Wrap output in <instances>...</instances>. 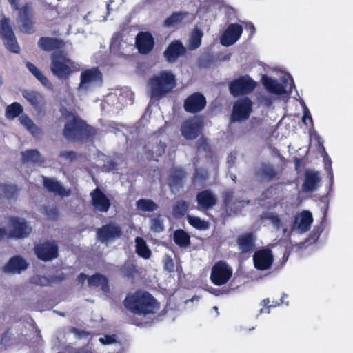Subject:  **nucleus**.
Returning <instances> with one entry per match:
<instances>
[{"label": "nucleus", "mask_w": 353, "mask_h": 353, "mask_svg": "<svg viewBox=\"0 0 353 353\" xmlns=\"http://www.w3.org/2000/svg\"><path fill=\"white\" fill-rule=\"evenodd\" d=\"M176 87L174 74L168 70H163L154 74L148 83V93L154 100H160L165 97Z\"/></svg>", "instance_id": "f257e3e1"}, {"label": "nucleus", "mask_w": 353, "mask_h": 353, "mask_svg": "<svg viewBox=\"0 0 353 353\" xmlns=\"http://www.w3.org/2000/svg\"><path fill=\"white\" fill-rule=\"evenodd\" d=\"M125 305L132 312L143 315L153 314L159 307L155 299L145 292H137L127 296Z\"/></svg>", "instance_id": "f03ea898"}, {"label": "nucleus", "mask_w": 353, "mask_h": 353, "mask_svg": "<svg viewBox=\"0 0 353 353\" xmlns=\"http://www.w3.org/2000/svg\"><path fill=\"white\" fill-rule=\"evenodd\" d=\"M80 65L68 59L59 51L51 56L50 70L59 79H67L74 72L79 70Z\"/></svg>", "instance_id": "7ed1b4c3"}, {"label": "nucleus", "mask_w": 353, "mask_h": 353, "mask_svg": "<svg viewBox=\"0 0 353 353\" xmlns=\"http://www.w3.org/2000/svg\"><path fill=\"white\" fill-rule=\"evenodd\" d=\"M92 133V128L78 117L72 114L68 115V121L63 130V134L66 138L77 141L91 135Z\"/></svg>", "instance_id": "20e7f679"}, {"label": "nucleus", "mask_w": 353, "mask_h": 353, "mask_svg": "<svg viewBox=\"0 0 353 353\" xmlns=\"http://www.w3.org/2000/svg\"><path fill=\"white\" fill-rule=\"evenodd\" d=\"M3 228L7 238H25L32 232V228L26 221L19 216H10Z\"/></svg>", "instance_id": "39448f33"}, {"label": "nucleus", "mask_w": 353, "mask_h": 353, "mask_svg": "<svg viewBox=\"0 0 353 353\" xmlns=\"http://www.w3.org/2000/svg\"><path fill=\"white\" fill-rule=\"evenodd\" d=\"M283 83H279L276 80L264 75L262 77V82L266 90L276 95H281L290 91L293 86L292 77L288 74H285L282 77Z\"/></svg>", "instance_id": "423d86ee"}, {"label": "nucleus", "mask_w": 353, "mask_h": 353, "mask_svg": "<svg viewBox=\"0 0 353 353\" xmlns=\"http://www.w3.org/2000/svg\"><path fill=\"white\" fill-rule=\"evenodd\" d=\"M256 87V83L249 76L245 75L233 81L229 86L231 94L235 97L248 94Z\"/></svg>", "instance_id": "0eeeda50"}, {"label": "nucleus", "mask_w": 353, "mask_h": 353, "mask_svg": "<svg viewBox=\"0 0 353 353\" xmlns=\"http://www.w3.org/2000/svg\"><path fill=\"white\" fill-rule=\"evenodd\" d=\"M232 274L231 268L225 263L221 261L212 267L210 279L214 284L222 285L229 281Z\"/></svg>", "instance_id": "6e6552de"}, {"label": "nucleus", "mask_w": 353, "mask_h": 353, "mask_svg": "<svg viewBox=\"0 0 353 353\" xmlns=\"http://www.w3.org/2000/svg\"><path fill=\"white\" fill-rule=\"evenodd\" d=\"M101 81V73L97 68H93L86 70L81 74V83L79 89L80 91H85L89 88L100 85Z\"/></svg>", "instance_id": "1a4fd4ad"}, {"label": "nucleus", "mask_w": 353, "mask_h": 353, "mask_svg": "<svg viewBox=\"0 0 353 353\" xmlns=\"http://www.w3.org/2000/svg\"><path fill=\"white\" fill-rule=\"evenodd\" d=\"M0 36L3 37L4 44L9 51L19 52V47L7 19H3L0 22Z\"/></svg>", "instance_id": "9d476101"}, {"label": "nucleus", "mask_w": 353, "mask_h": 353, "mask_svg": "<svg viewBox=\"0 0 353 353\" xmlns=\"http://www.w3.org/2000/svg\"><path fill=\"white\" fill-rule=\"evenodd\" d=\"M202 127V119L194 117L183 122L181 128V134L185 139H194L197 137Z\"/></svg>", "instance_id": "9b49d317"}, {"label": "nucleus", "mask_w": 353, "mask_h": 353, "mask_svg": "<svg viewBox=\"0 0 353 353\" xmlns=\"http://www.w3.org/2000/svg\"><path fill=\"white\" fill-rule=\"evenodd\" d=\"M252 112V102L248 98L238 100L233 107L231 119L233 121H241L248 119Z\"/></svg>", "instance_id": "f8f14e48"}, {"label": "nucleus", "mask_w": 353, "mask_h": 353, "mask_svg": "<svg viewBox=\"0 0 353 353\" xmlns=\"http://www.w3.org/2000/svg\"><path fill=\"white\" fill-rule=\"evenodd\" d=\"M34 252L40 260L51 261L57 258L58 247L55 242H43L35 246Z\"/></svg>", "instance_id": "ddd939ff"}, {"label": "nucleus", "mask_w": 353, "mask_h": 353, "mask_svg": "<svg viewBox=\"0 0 353 353\" xmlns=\"http://www.w3.org/2000/svg\"><path fill=\"white\" fill-rule=\"evenodd\" d=\"M243 28L236 23L230 24L220 37V43L224 46L234 44L241 37Z\"/></svg>", "instance_id": "4468645a"}, {"label": "nucleus", "mask_w": 353, "mask_h": 353, "mask_svg": "<svg viewBox=\"0 0 353 353\" xmlns=\"http://www.w3.org/2000/svg\"><path fill=\"white\" fill-rule=\"evenodd\" d=\"M274 256L270 250L262 249L253 255L254 268L259 270H266L271 268Z\"/></svg>", "instance_id": "2eb2a0df"}, {"label": "nucleus", "mask_w": 353, "mask_h": 353, "mask_svg": "<svg viewBox=\"0 0 353 353\" xmlns=\"http://www.w3.org/2000/svg\"><path fill=\"white\" fill-rule=\"evenodd\" d=\"M135 46L141 54H146L152 50L154 39L151 33L141 32L136 37Z\"/></svg>", "instance_id": "dca6fc26"}, {"label": "nucleus", "mask_w": 353, "mask_h": 353, "mask_svg": "<svg viewBox=\"0 0 353 353\" xmlns=\"http://www.w3.org/2000/svg\"><path fill=\"white\" fill-rule=\"evenodd\" d=\"M206 105L205 98L201 93H194L184 101V109L188 112L195 113L201 111Z\"/></svg>", "instance_id": "f3484780"}, {"label": "nucleus", "mask_w": 353, "mask_h": 353, "mask_svg": "<svg viewBox=\"0 0 353 353\" xmlns=\"http://www.w3.org/2000/svg\"><path fill=\"white\" fill-rule=\"evenodd\" d=\"M312 222L313 217L312 213L307 210L302 211L295 216L293 230L300 234L305 233L310 230Z\"/></svg>", "instance_id": "a211bd4d"}, {"label": "nucleus", "mask_w": 353, "mask_h": 353, "mask_svg": "<svg viewBox=\"0 0 353 353\" xmlns=\"http://www.w3.org/2000/svg\"><path fill=\"white\" fill-rule=\"evenodd\" d=\"M121 228L114 223L104 225L97 232L98 237L102 241L118 239L121 236Z\"/></svg>", "instance_id": "6ab92c4d"}, {"label": "nucleus", "mask_w": 353, "mask_h": 353, "mask_svg": "<svg viewBox=\"0 0 353 353\" xmlns=\"http://www.w3.org/2000/svg\"><path fill=\"white\" fill-rule=\"evenodd\" d=\"M26 260L20 256L12 257L4 268V270L8 273L20 274L28 268Z\"/></svg>", "instance_id": "aec40b11"}, {"label": "nucleus", "mask_w": 353, "mask_h": 353, "mask_svg": "<svg viewBox=\"0 0 353 353\" xmlns=\"http://www.w3.org/2000/svg\"><path fill=\"white\" fill-rule=\"evenodd\" d=\"M92 205L94 210L99 212H106L110 205L109 199L98 189L91 193Z\"/></svg>", "instance_id": "412c9836"}, {"label": "nucleus", "mask_w": 353, "mask_h": 353, "mask_svg": "<svg viewBox=\"0 0 353 353\" xmlns=\"http://www.w3.org/2000/svg\"><path fill=\"white\" fill-rule=\"evenodd\" d=\"M31 7L29 5L23 6L19 12L18 23L21 30L29 32L32 30V22L30 18Z\"/></svg>", "instance_id": "4be33fe9"}, {"label": "nucleus", "mask_w": 353, "mask_h": 353, "mask_svg": "<svg viewBox=\"0 0 353 353\" xmlns=\"http://www.w3.org/2000/svg\"><path fill=\"white\" fill-rule=\"evenodd\" d=\"M41 177L43 179L45 188L50 192L61 196H65L69 194V192L66 190L57 181L54 179L46 178L43 176Z\"/></svg>", "instance_id": "5701e85b"}, {"label": "nucleus", "mask_w": 353, "mask_h": 353, "mask_svg": "<svg viewBox=\"0 0 353 353\" xmlns=\"http://www.w3.org/2000/svg\"><path fill=\"white\" fill-rule=\"evenodd\" d=\"M185 49L179 41L172 42L164 52V55L169 62L174 61L184 53Z\"/></svg>", "instance_id": "b1692460"}, {"label": "nucleus", "mask_w": 353, "mask_h": 353, "mask_svg": "<svg viewBox=\"0 0 353 353\" xmlns=\"http://www.w3.org/2000/svg\"><path fill=\"white\" fill-rule=\"evenodd\" d=\"M196 199L199 205L203 209L211 208L215 205L216 202V197L208 190L199 193Z\"/></svg>", "instance_id": "393cba45"}, {"label": "nucleus", "mask_w": 353, "mask_h": 353, "mask_svg": "<svg viewBox=\"0 0 353 353\" xmlns=\"http://www.w3.org/2000/svg\"><path fill=\"white\" fill-rule=\"evenodd\" d=\"M319 181V177L317 172L312 170L307 171L305 182L303 185V190L305 192H311L314 190L318 185Z\"/></svg>", "instance_id": "a878e982"}, {"label": "nucleus", "mask_w": 353, "mask_h": 353, "mask_svg": "<svg viewBox=\"0 0 353 353\" xmlns=\"http://www.w3.org/2000/svg\"><path fill=\"white\" fill-rule=\"evenodd\" d=\"M23 97L34 108H39L43 102V96L34 90H24L22 92Z\"/></svg>", "instance_id": "bb28decb"}, {"label": "nucleus", "mask_w": 353, "mask_h": 353, "mask_svg": "<svg viewBox=\"0 0 353 353\" xmlns=\"http://www.w3.org/2000/svg\"><path fill=\"white\" fill-rule=\"evenodd\" d=\"M26 67L28 70L35 77V78L41 82V83L48 88H52V84L46 77L36 67L34 64L27 62Z\"/></svg>", "instance_id": "cd10ccee"}, {"label": "nucleus", "mask_w": 353, "mask_h": 353, "mask_svg": "<svg viewBox=\"0 0 353 353\" xmlns=\"http://www.w3.org/2000/svg\"><path fill=\"white\" fill-rule=\"evenodd\" d=\"M136 252L145 259H148L151 256V251L148 248L145 240L141 237L135 239Z\"/></svg>", "instance_id": "c85d7f7f"}, {"label": "nucleus", "mask_w": 353, "mask_h": 353, "mask_svg": "<svg viewBox=\"0 0 353 353\" xmlns=\"http://www.w3.org/2000/svg\"><path fill=\"white\" fill-rule=\"evenodd\" d=\"M254 236L252 234L242 235L238 239L239 249L242 252L250 251L254 245Z\"/></svg>", "instance_id": "c756f323"}, {"label": "nucleus", "mask_w": 353, "mask_h": 353, "mask_svg": "<svg viewBox=\"0 0 353 353\" xmlns=\"http://www.w3.org/2000/svg\"><path fill=\"white\" fill-rule=\"evenodd\" d=\"M88 283L90 286L101 287V290L104 292L108 290L107 279L102 274H96L90 276L88 279Z\"/></svg>", "instance_id": "7c9ffc66"}, {"label": "nucleus", "mask_w": 353, "mask_h": 353, "mask_svg": "<svg viewBox=\"0 0 353 353\" xmlns=\"http://www.w3.org/2000/svg\"><path fill=\"white\" fill-rule=\"evenodd\" d=\"M59 280L60 279H59ZM57 281H58L57 277H47L40 274H36L30 279L31 283L42 287L50 286Z\"/></svg>", "instance_id": "2f4dec72"}, {"label": "nucleus", "mask_w": 353, "mask_h": 353, "mask_svg": "<svg viewBox=\"0 0 353 353\" xmlns=\"http://www.w3.org/2000/svg\"><path fill=\"white\" fill-rule=\"evenodd\" d=\"M137 210L141 212H153L157 209V205L150 199H141L136 203Z\"/></svg>", "instance_id": "473e14b6"}, {"label": "nucleus", "mask_w": 353, "mask_h": 353, "mask_svg": "<svg viewBox=\"0 0 353 353\" xmlns=\"http://www.w3.org/2000/svg\"><path fill=\"white\" fill-rule=\"evenodd\" d=\"M19 120L21 125H23L31 134L37 136L39 134V129L34 123V122L26 114H21Z\"/></svg>", "instance_id": "72a5a7b5"}, {"label": "nucleus", "mask_w": 353, "mask_h": 353, "mask_svg": "<svg viewBox=\"0 0 353 353\" xmlns=\"http://www.w3.org/2000/svg\"><path fill=\"white\" fill-rule=\"evenodd\" d=\"M22 159L26 163H39L41 161V157L36 150H28L21 153Z\"/></svg>", "instance_id": "f704fd0d"}, {"label": "nucleus", "mask_w": 353, "mask_h": 353, "mask_svg": "<svg viewBox=\"0 0 353 353\" xmlns=\"http://www.w3.org/2000/svg\"><path fill=\"white\" fill-rule=\"evenodd\" d=\"M60 42L55 39L44 37L40 39L39 46L44 50L49 51L60 47Z\"/></svg>", "instance_id": "c9c22d12"}, {"label": "nucleus", "mask_w": 353, "mask_h": 353, "mask_svg": "<svg viewBox=\"0 0 353 353\" xmlns=\"http://www.w3.org/2000/svg\"><path fill=\"white\" fill-rule=\"evenodd\" d=\"M173 239L174 242L181 247H186L190 244L189 235L183 230H179L175 231Z\"/></svg>", "instance_id": "e433bc0d"}, {"label": "nucleus", "mask_w": 353, "mask_h": 353, "mask_svg": "<svg viewBox=\"0 0 353 353\" xmlns=\"http://www.w3.org/2000/svg\"><path fill=\"white\" fill-rule=\"evenodd\" d=\"M23 112V107L19 103H13L6 108V116L8 119H14Z\"/></svg>", "instance_id": "4c0bfd02"}, {"label": "nucleus", "mask_w": 353, "mask_h": 353, "mask_svg": "<svg viewBox=\"0 0 353 353\" xmlns=\"http://www.w3.org/2000/svg\"><path fill=\"white\" fill-rule=\"evenodd\" d=\"M184 176L183 171L181 170H176L174 174L171 175L169 178V185L172 191L179 186Z\"/></svg>", "instance_id": "58836bf2"}, {"label": "nucleus", "mask_w": 353, "mask_h": 353, "mask_svg": "<svg viewBox=\"0 0 353 353\" xmlns=\"http://www.w3.org/2000/svg\"><path fill=\"white\" fill-rule=\"evenodd\" d=\"M202 32L198 29H195L190 36L189 40V48L191 50L197 48L201 45Z\"/></svg>", "instance_id": "ea45409f"}, {"label": "nucleus", "mask_w": 353, "mask_h": 353, "mask_svg": "<svg viewBox=\"0 0 353 353\" xmlns=\"http://www.w3.org/2000/svg\"><path fill=\"white\" fill-rule=\"evenodd\" d=\"M186 15L185 12L174 13L165 20V25L167 27L175 26L181 23Z\"/></svg>", "instance_id": "a19ab883"}, {"label": "nucleus", "mask_w": 353, "mask_h": 353, "mask_svg": "<svg viewBox=\"0 0 353 353\" xmlns=\"http://www.w3.org/2000/svg\"><path fill=\"white\" fill-rule=\"evenodd\" d=\"M17 191V189L15 185L0 183V196L10 198Z\"/></svg>", "instance_id": "79ce46f5"}, {"label": "nucleus", "mask_w": 353, "mask_h": 353, "mask_svg": "<svg viewBox=\"0 0 353 353\" xmlns=\"http://www.w3.org/2000/svg\"><path fill=\"white\" fill-rule=\"evenodd\" d=\"M187 210V203L183 201H179L173 206L172 213L174 216L180 217L186 213Z\"/></svg>", "instance_id": "37998d69"}, {"label": "nucleus", "mask_w": 353, "mask_h": 353, "mask_svg": "<svg viewBox=\"0 0 353 353\" xmlns=\"http://www.w3.org/2000/svg\"><path fill=\"white\" fill-rule=\"evenodd\" d=\"M133 97V93L128 88H125L119 94L118 100L121 104L127 105L132 103Z\"/></svg>", "instance_id": "c03bdc74"}, {"label": "nucleus", "mask_w": 353, "mask_h": 353, "mask_svg": "<svg viewBox=\"0 0 353 353\" xmlns=\"http://www.w3.org/2000/svg\"><path fill=\"white\" fill-rule=\"evenodd\" d=\"M163 219L161 216L154 217L150 221V230L154 232H161L163 230Z\"/></svg>", "instance_id": "a18cd8bd"}, {"label": "nucleus", "mask_w": 353, "mask_h": 353, "mask_svg": "<svg viewBox=\"0 0 353 353\" xmlns=\"http://www.w3.org/2000/svg\"><path fill=\"white\" fill-rule=\"evenodd\" d=\"M188 222L193 227L199 230H205L208 228V223L196 216H188Z\"/></svg>", "instance_id": "49530a36"}, {"label": "nucleus", "mask_w": 353, "mask_h": 353, "mask_svg": "<svg viewBox=\"0 0 353 353\" xmlns=\"http://www.w3.org/2000/svg\"><path fill=\"white\" fill-rule=\"evenodd\" d=\"M76 153L73 151L63 150L60 152L59 157L64 162H70L76 158Z\"/></svg>", "instance_id": "de8ad7c7"}, {"label": "nucleus", "mask_w": 353, "mask_h": 353, "mask_svg": "<svg viewBox=\"0 0 353 353\" xmlns=\"http://www.w3.org/2000/svg\"><path fill=\"white\" fill-rule=\"evenodd\" d=\"M275 173L273 168L270 165L263 167L261 176L264 179H270L274 176Z\"/></svg>", "instance_id": "09e8293b"}, {"label": "nucleus", "mask_w": 353, "mask_h": 353, "mask_svg": "<svg viewBox=\"0 0 353 353\" xmlns=\"http://www.w3.org/2000/svg\"><path fill=\"white\" fill-rule=\"evenodd\" d=\"M165 145L160 143L152 149V157L155 159L161 156L165 152Z\"/></svg>", "instance_id": "8fccbe9b"}, {"label": "nucleus", "mask_w": 353, "mask_h": 353, "mask_svg": "<svg viewBox=\"0 0 353 353\" xmlns=\"http://www.w3.org/2000/svg\"><path fill=\"white\" fill-rule=\"evenodd\" d=\"M303 122L307 125V121L311 125H313V121L310 114L309 109L306 107L305 104L303 105V116L302 117Z\"/></svg>", "instance_id": "3c124183"}, {"label": "nucleus", "mask_w": 353, "mask_h": 353, "mask_svg": "<svg viewBox=\"0 0 353 353\" xmlns=\"http://www.w3.org/2000/svg\"><path fill=\"white\" fill-rule=\"evenodd\" d=\"M164 268L169 272H173L174 270V263L172 259L169 256L164 257Z\"/></svg>", "instance_id": "603ef678"}, {"label": "nucleus", "mask_w": 353, "mask_h": 353, "mask_svg": "<svg viewBox=\"0 0 353 353\" xmlns=\"http://www.w3.org/2000/svg\"><path fill=\"white\" fill-rule=\"evenodd\" d=\"M99 340L103 345L112 344L117 341L115 335H105L104 336L100 337Z\"/></svg>", "instance_id": "864d4df0"}, {"label": "nucleus", "mask_w": 353, "mask_h": 353, "mask_svg": "<svg viewBox=\"0 0 353 353\" xmlns=\"http://www.w3.org/2000/svg\"><path fill=\"white\" fill-rule=\"evenodd\" d=\"M208 176V173L204 169H199L196 171L195 175H194V180L195 181H202L206 179Z\"/></svg>", "instance_id": "5fc2aeb1"}, {"label": "nucleus", "mask_w": 353, "mask_h": 353, "mask_svg": "<svg viewBox=\"0 0 353 353\" xmlns=\"http://www.w3.org/2000/svg\"><path fill=\"white\" fill-rule=\"evenodd\" d=\"M270 220L272 225L276 228L279 229L280 227H283V223L281 219H280L277 216L272 215L270 217Z\"/></svg>", "instance_id": "6e6d98bb"}, {"label": "nucleus", "mask_w": 353, "mask_h": 353, "mask_svg": "<svg viewBox=\"0 0 353 353\" xmlns=\"http://www.w3.org/2000/svg\"><path fill=\"white\" fill-rule=\"evenodd\" d=\"M45 213L50 219H56L58 216L57 210L56 208H46Z\"/></svg>", "instance_id": "4d7b16f0"}, {"label": "nucleus", "mask_w": 353, "mask_h": 353, "mask_svg": "<svg viewBox=\"0 0 353 353\" xmlns=\"http://www.w3.org/2000/svg\"><path fill=\"white\" fill-rule=\"evenodd\" d=\"M270 303V300L268 299H264L261 302V304H262V305L264 307L261 308L260 310V313L261 314L264 313V312H266V313H268V314L270 313V308L274 306L273 305H269Z\"/></svg>", "instance_id": "13d9d810"}, {"label": "nucleus", "mask_w": 353, "mask_h": 353, "mask_svg": "<svg viewBox=\"0 0 353 353\" xmlns=\"http://www.w3.org/2000/svg\"><path fill=\"white\" fill-rule=\"evenodd\" d=\"M259 101L261 104L269 106L272 103V99L270 97H268L263 94L259 97Z\"/></svg>", "instance_id": "bf43d9fd"}, {"label": "nucleus", "mask_w": 353, "mask_h": 353, "mask_svg": "<svg viewBox=\"0 0 353 353\" xmlns=\"http://www.w3.org/2000/svg\"><path fill=\"white\" fill-rule=\"evenodd\" d=\"M86 279H88L87 276L85 274H81L77 278V282L79 284L83 285Z\"/></svg>", "instance_id": "052dcab7"}, {"label": "nucleus", "mask_w": 353, "mask_h": 353, "mask_svg": "<svg viewBox=\"0 0 353 353\" xmlns=\"http://www.w3.org/2000/svg\"><path fill=\"white\" fill-rule=\"evenodd\" d=\"M232 197V193L231 192H227L225 195V197H224V202L225 203V205L228 206V207H230V198Z\"/></svg>", "instance_id": "680f3d73"}, {"label": "nucleus", "mask_w": 353, "mask_h": 353, "mask_svg": "<svg viewBox=\"0 0 353 353\" xmlns=\"http://www.w3.org/2000/svg\"><path fill=\"white\" fill-rule=\"evenodd\" d=\"M8 1L14 9H18L19 0H8Z\"/></svg>", "instance_id": "e2e57ef3"}, {"label": "nucleus", "mask_w": 353, "mask_h": 353, "mask_svg": "<svg viewBox=\"0 0 353 353\" xmlns=\"http://www.w3.org/2000/svg\"><path fill=\"white\" fill-rule=\"evenodd\" d=\"M245 28L249 30L250 31L251 34H252L255 30L254 25L251 23H247L245 24Z\"/></svg>", "instance_id": "0e129e2a"}, {"label": "nucleus", "mask_w": 353, "mask_h": 353, "mask_svg": "<svg viewBox=\"0 0 353 353\" xmlns=\"http://www.w3.org/2000/svg\"><path fill=\"white\" fill-rule=\"evenodd\" d=\"M248 201H246V202H245V201L239 202V203H238V204H237V203H236V204H235V205H237V206H236V207H234V211H236V210H240V209L239 208V207L240 205H241V206H242V207H243V206H245V205H248Z\"/></svg>", "instance_id": "69168bd1"}, {"label": "nucleus", "mask_w": 353, "mask_h": 353, "mask_svg": "<svg viewBox=\"0 0 353 353\" xmlns=\"http://www.w3.org/2000/svg\"><path fill=\"white\" fill-rule=\"evenodd\" d=\"M117 96V94H109L107 97H106V101L107 102H110V101H113L114 99H115V97Z\"/></svg>", "instance_id": "338daca9"}, {"label": "nucleus", "mask_w": 353, "mask_h": 353, "mask_svg": "<svg viewBox=\"0 0 353 353\" xmlns=\"http://www.w3.org/2000/svg\"><path fill=\"white\" fill-rule=\"evenodd\" d=\"M4 238H7L5 232L4 228H0V241L3 239Z\"/></svg>", "instance_id": "774afa93"}]
</instances>
